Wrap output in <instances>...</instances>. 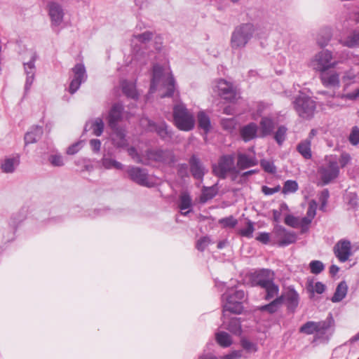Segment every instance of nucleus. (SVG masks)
<instances>
[{
    "label": "nucleus",
    "instance_id": "nucleus-37",
    "mask_svg": "<svg viewBox=\"0 0 359 359\" xmlns=\"http://www.w3.org/2000/svg\"><path fill=\"white\" fill-rule=\"evenodd\" d=\"M218 192L217 185L211 187H203L202 189V193L200 198V201L202 203H206L208 201L213 198Z\"/></svg>",
    "mask_w": 359,
    "mask_h": 359
},
{
    "label": "nucleus",
    "instance_id": "nucleus-29",
    "mask_svg": "<svg viewBox=\"0 0 359 359\" xmlns=\"http://www.w3.org/2000/svg\"><path fill=\"white\" fill-rule=\"evenodd\" d=\"M170 152L167 150L149 149L147 151L146 156L149 160L158 162H164L167 160Z\"/></svg>",
    "mask_w": 359,
    "mask_h": 359
},
{
    "label": "nucleus",
    "instance_id": "nucleus-5",
    "mask_svg": "<svg viewBox=\"0 0 359 359\" xmlns=\"http://www.w3.org/2000/svg\"><path fill=\"white\" fill-rule=\"evenodd\" d=\"M235 299H232L231 291H226L222 295V301L224 302L223 309L224 316L226 312L239 314L243 311L241 301L245 299V292L243 290H233Z\"/></svg>",
    "mask_w": 359,
    "mask_h": 359
},
{
    "label": "nucleus",
    "instance_id": "nucleus-6",
    "mask_svg": "<svg viewBox=\"0 0 359 359\" xmlns=\"http://www.w3.org/2000/svg\"><path fill=\"white\" fill-rule=\"evenodd\" d=\"M212 90L220 97L229 102H233L238 98L236 88L233 83L223 79L212 83Z\"/></svg>",
    "mask_w": 359,
    "mask_h": 359
},
{
    "label": "nucleus",
    "instance_id": "nucleus-57",
    "mask_svg": "<svg viewBox=\"0 0 359 359\" xmlns=\"http://www.w3.org/2000/svg\"><path fill=\"white\" fill-rule=\"evenodd\" d=\"M317 203L312 200L309 203V208L306 212V216L311 219H313L316 214Z\"/></svg>",
    "mask_w": 359,
    "mask_h": 359
},
{
    "label": "nucleus",
    "instance_id": "nucleus-15",
    "mask_svg": "<svg viewBox=\"0 0 359 359\" xmlns=\"http://www.w3.org/2000/svg\"><path fill=\"white\" fill-rule=\"evenodd\" d=\"M36 60V54L35 53H32L30 60L27 62H24L25 73L26 74V81L25 85V93H27L29 90L34 80L36 72L34 62Z\"/></svg>",
    "mask_w": 359,
    "mask_h": 359
},
{
    "label": "nucleus",
    "instance_id": "nucleus-60",
    "mask_svg": "<svg viewBox=\"0 0 359 359\" xmlns=\"http://www.w3.org/2000/svg\"><path fill=\"white\" fill-rule=\"evenodd\" d=\"M346 198L348 204L352 207L355 208L358 205V196L355 193L350 192L347 194Z\"/></svg>",
    "mask_w": 359,
    "mask_h": 359
},
{
    "label": "nucleus",
    "instance_id": "nucleus-14",
    "mask_svg": "<svg viewBox=\"0 0 359 359\" xmlns=\"http://www.w3.org/2000/svg\"><path fill=\"white\" fill-rule=\"evenodd\" d=\"M189 165L192 177L196 180L202 181L207 170L200 158L195 154L192 155L189 160Z\"/></svg>",
    "mask_w": 359,
    "mask_h": 359
},
{
    "label": "nucleus",
    "instance_id": "nucleus-39",
    "mask_svg": "<svg viewBox=\"0 0 359 359\" xmlns=\"http://www.w3.org/2000/svg\"><path fill=\"white\" fill-rule=\"evenodd\" d=\"M215 339L217 344L223 348L229 347L233 343L231 337L224 331L217 332Z\"/></svg>",
    "mask_w": 359,
    "mask_h": 359
},
{
    "label": "nucleus",
    "instance_id": "nucleus-61",
    "mask_svg": "<svg viewBox=\"0 0 359 359\" xmlns=\"http://www.w3.org/2000/svg\"><path fill=\"white\" fill-rule=\"evenodd\" d=\"M128 155L137 163H141V158L139 156L136 149L133 147H131L128 149Z\"/></svg>",
    "mask_w": 359,
    "mask_h": 359
},
{
    "label": "nucleus",
    "instance_id": "nucleus-42",
    "mask_svg": "<svg viewBox=\"0 0 359 359\" xmlns=\"http://www.w3.org/2000/svg\"><path fill=\"white\" fill-rule=\"evenodd\" d=\"M104 122L101 118H96L90 122V129L96 136H100L104 130Z\"/></svg>",
    "mask_w": 359,
    "mask_h": 359
},
{
    "label": "nucleus",
    "instance_id": "nucleus-16",
    "mask_svg": "<svg viewBox=\"0 0 359 359\" xmlns=\"http://www.w3.org/2000/svg\"><path fill=\"white\" fill-rule=\"evenodd\" d=\"M334 253L341 262H346L351 255V242L347 240L338 241L334 247Z\"/></svg>",
    "mask_w": 359,
    "mask_h": 359
},
{
    "label": "nucleus",
    "instance_id": "nucleus-33",
    "mask_svg": "<svg viewBox=\"0 0 359 359\" xmlns=\"http://www.w3.org/2000/svg\"><path fill=\"white\" fill-rule=\"evenodd\" d=\"M283 305V298L277 297L273 299L269 304L261 306L259 310L261 311H266L270 314H273L278 311V310Z\"/></svg>",
    "mask_w": 359,
    "mask_h": 359
},
{
    "label": "nucleus",
    "instance_id": "nucleus-40",
    "mask_svg": "<svg viewBox=\"0 0 359 359\" xmlns=\"http://www.w3.org/2000/svg\"><path fill=\"white\" fill-rule=\"evenodd\" d=\"M121 88L123 93L128 97L132 99L137 98V93L135 84L133 82L123 81L121 83Z\"/></svg>",
    "mask_w": 359,
    "mask_h": 359
},
{
    "label": "nucleus",
    "instance_id": "nucleus-11",
    "mask_svg": "<svg viewBox=\"0 0 359 359\" xmlns=\"http://www.w3.org/2000/svg\"><path fill=\"white\" fill-rule=\"evenodd\" d=\"M320 179L324 185L336 179L339 174V167L335 160H330L328 163L319 169Z\"/></svg>",
    "mask_w": 359,
    "mask_h": 359
},
{
    "label": "nucleus",
    "instance_id": "nucleus-64",
    "mask_svg": "<svg viewBox=\"0 0 359 359\" xmlns=\"http://www.w3.org/2000/svg\"><path fill=\"white\" fill-rule=\"evenodd\" d=\"M256 239L264 244H268L270 241V236L268 233L262 232Z\"/></svg>",
    "mask_w": 359,
    "mask_h": 359
},
{
    "label": "nucleus",
    "instance_id": "nucleus-22",
    "mask_svg": "<svg viewBox=\"0 0 359 359\" xmlns=\"http://www.w3.org/2000/svg\"><path fill=\"white\" fill-rule=\"evenodd\" d=\"M339 43L349 48H359V29H353L339 40Z\"/></svg>",
    "mask_w": 359,
    "mask_h": 359
},
{
    "label": "nucleus",
    "instance_id": "nucleus-28",
    "mask_svg": "<svg viewBox=\"0 0 359 359\" xmlns=\"http://www.w3.org/2000/svg\"><path fill=\"white\" fill-rule=\"evenodd\" d=\"M260 137H264L272 134L275 126L273 121L269 117H262L260 122Z\"/></svg>",
    "mask_w": 359,
    "mask_h": 359
},
{
    "label": "nucleus",
    "instance_id": "nucleus-62",
    "mask_svg": "<svg viewBox=\"0 0 359 359\" xmlns=\"http://www.w3.org/2000/svg\"><path fill=\"white\" fill-rule=\"evenodd\" d=\"M81 148V142L74 143L67 148V153L69 155H74V154H76L80 150Z\"/></svg>",
    "mask_w": 359,
    "mask_h": 359
},
{
    "label": "nucleus",
    "instance_id": "nucleus-43",
    "mask_svg": "<svg viewBox=\"0 0 359 359\" xmlns=\"http://www.w3.org/2000/svg\"><path fill=\"white\" fill-rule=\"evenodd\" d=\"M299 189L298 183L295 180H288L285 182L282 193L283 194H289L296 192Z\"/></svg>",
    "mask_w": 359,
    "mask_h": 359
},
{
    "label": "nucleus",
    "instance_id": "nucleus-49",
    "mask_svg": "<svg viewBox=\"0 0 359 359\" xmlns=\"http://www.w3.org/2000/svg\"><path fill=\"white\" fill-rule=\"evenodd\" d=\"M219 223L223 226V227H234L237 223L238 221L236 219H235L233 216H229L225 218L220 219L219 220Z\"/></svg>",
    "mask_w": 359,
    "mask_h": 359
},
{
    "label": "nucleus",
    "instance_id": "nucleus-50",
    "mask_svg": "<svg viewBox=\"0 0 359 359\" xmlns=\"http://www.w3.org/2000/svg\"><path fill=\"white\" fill-rule=\"evenodd\" d=\"M254 230H255L254 223L252 222H251L250 220H248V223H247L246 228L241 229L240 234L242 236H245L247 238H252Z\"/></svg>",
    "mask_w": 359,
    "mask_h": 359
},
{
    "label": "nucleus",
    "instance_id": "nucleus-38",
    "mask_svg": "<svg viewBox=\"0 0 359 359\" xmlns=\"http://www.w3.org/2000/svg\"><path fill=\"white\" fill-rule=\"evenodd\" d=\"M318 33L316 39L318 45L321 48L327 46L332 38L331 29L330 28H325L321 29Z\"/></svg>",
    "mask_w": 359,
    "mask_h": 359
},
{
    "label": "nucleus",
    "instance_id": "nucleus-31",
    "mask_svg": "<svg viewBox=\"0 0 359 359\" xmlns=\"http://www.w3.org/2000/svg\"><path fill=\"white\" fill-rule=\"evenodd\" d=\"M257 164V160L255 157L245 154L238 155L237 165L240 169H246Z\"/></svg>",
    "mask_w": 359,
    "mask_h": 359
},
{
    "label": "nucleus",
    "instance_id": "nucleus-21",
    "mask_svg": "<svg viewBox=\"0 0 359 359\" xmlns=\"http://www.w3.org/2000/svg\"><path fill=\"white\" fill-rule=\"evenodd\" d=\"M123 111V107L121 103H115L112 105L107 117L109 127L118 126V123L122 118Z\"/></svg>",
    "mask_w": 359,
    "mask_h": 359
},
{
    "label": "nucleus",
    "instance_id": "nucleus-36",
    "mask_svg": "<svg viewBox=\"0 0 359 359\" xmlns=\"http://www.w3.org/2000/svg\"><path fill=\"white\" fill-rule=\"evenodd\" d=\"M262 288L265 290L264 299L266 301H270L271 299H274L277 297H279V287L274 283V281L269 283L266 286H264Z\"/></svg>",
    "mask_w": 359,
    "mask_h": 359
},
{
    "label": "nucleus",
    "instance_id": "nucleus-45",
    "mask_svg": "<svg viewBox=\"0 0 359 359\" xmlns=\"http://www.w3.org/2000/svg\"><path fill=\"white\" fill-rule=\"evenodd\" d=\"M287 133V128L284 126L278 127V130L275 133L274 139L279 145H282L285 140Z\"/></svg>",
    "mask_w": 359,
    "mask_h": 359
},
{
    "label": "nucleus",
    "instance_id": "nucleus-48",
    "mask_svg": "<svg viewBox=\"0 0 359 359\" xmlns=\"http://www.w3.org/2000/svg\"><path fill=\"white\" fill-rule=\"evenodd\" d=\"M241 344L243 349L248 352H256L257 350V345L245 338L241 339Z\"/></svg>",
    "mask_w": 359,
    "mask_h": 359
},
{
    "label": "nucleus",
    "instance_id": "nucleus-20",
    "mask_svg": "<svg viewBox=\"0 0 359 359\" xmlns=\"http://www.w3.org/2000/svg\"><path fill=\"white\" fill-rule=\"evenodd\" d=\"M112 130L111 138L113 144L118 148H124L128 146V141L126 138V130L123 128L115 126L110 127Z\"/></svg>",
    "mask_w": 359,
    "mask_h": 359
},
{
    "label": "nucleus",
    "instance_id": "nucleus-32",
    "mask_svg": "<svg viewBox=\"0 0 359 359\" xmlns=\"http://www.w3.org/2000/svg\"><path fill=\"white\" fill-rule=\"evenodd\" d=\"M178 206L181 210L189 209V210L187 212H182L183 215H187L191 211V208L192 207V198L187 191H184L180 194Z\"/></svg>",
    "mask_w": 359,
    "mask_h": 359
},
{
    "label": "nucleus",
    "instance_id": "nucleus-56",
    "mask_svg": "<svg viewBox=\"0 0 359 359\" xmlns=\"http://www.w3.org/2000/svg\"><path fill=\"white\" fill-rule=\"evenodd\" d=\"M285 223L293 228L299 226V219L292 215H287L285 217Z\"/></svg>",
    "mask_w": 359,
    "mask_h": 359
},
{
    "label": "nucleus",
    "instance_id": "nucleus-13",
    "mask_svg": "<svg viewBox=\"0 0 359 359\" xmlns=\"http://www.w3.org/2000/svg\"><path fill=\"white\" fill-rule=\"evenodd\" d=\"M48 10L52 26L57 27L60 25L65 15L62 5L57 2L51 1L48 4Z\"/></svg>",
    "mask_w": 359,
    "mask_h": 359
},
{
    "label": "nucleus",
    "instance_id": "nucleus-25",
    "mask_svg": "<svg viewBox=\"0 0 359 359\" xmlns=\"http://www.w3.org/2000/svg\"><path fill=\"white\" fill-rule=\"evenodd\" d=\"M257 125L255 123H250L241 129V136L245 142H248L257 136Z\"/></svg>",
    "mask_w": 359,
    "mask_h": 359
},
{
    "label": "nucleus",
    "instance_id": "nucleus-30",
    "mask_svg": "<svg viewBox=\"0 0 359 359\" xmlns=\"http://www.w3.org/2000/svg\"><path fill=\"white\" fill-rule=\"evenodd\" d=\"M197 121L198 128L203 130L204 135H206L211 129L209 116L204 111H201L197 114Z\"/></svg>",
    "mask_w": 359,
    "mask_h": 359
},
{
    "label": "nucleus",
    "instance_id": "nucleus-35",
    "mask_svg": "<svg viewBox=\"0 0 359 359\" xmlns=\"http://www.w3.org/2000/svg\"><path fill=\"white\" fill-rule=\"evenodd\" d=\"M297 150L305 159L311 158V143L309 142V140L301 141L297 146Z\"/></svg>",
    "mask_w": 359,
    "mask_h": 359
},
{
    "label": "nucleus",
    "instance_id": "nucleus-63",
    "mask_svg": "<svg viewBox=\"0 0 359 359\" xmlns=\"http://www.w3.org/2000/svg\"><path fill=\"white\" fill-rule=\"evenodd\" d=\"M135 37L141 42H147L151 39L152 33L151 32H145L142 34L135 36Z\"/></svg>",
    "mask_w": 359,
    "mask_h": 359
},
{
    "label": "nucleus",
    "instance_id": "nucleus-10",
    "mask_svg": "<svg viewBox=\"0 0 359 359\" xmlns=\"http://www.w3.org/2000/svg\"><path fill=\"white\" fill-rule=\"evenodd\" d=\"M73 77L69 87V92L71 94L75 93L82 83L87 79L86 71L83 64H76L72 69Z\"/></svg>",
    "mask_w": 359,
    "mask_h": 359
},
{
    "label": "nucleus",
    "instance_id": "nucleus-3",
    "mask_svg": "<svg viewBox=\"0 0 359 359\" xmlns=\"http://www.w3.org/2000/svg\"><path fill=\"white\" fill-rule=\"evenodd\" d=\"M173 121L175 126L182 131H190L195 126V118L184 104L173 107Z\"/></svg>",
    "mask_w": 359,
    "mask_h": 359
},
{
    "label": "nucleus",
    "instance_id": "nucleus-41",
    "mask_svg": "<svg viewBox=\"0 0 359 359\" xmlns=\"http://www.w3.org/2000/svg\"><path fill=\"white\" fill-rule=\"evenodd\" d=\"M100 162L105 169L115 168L116 170H122L123 168L121 163L108 157L106 155H104Z\"/></svg>",
    "mask_w": 359,
    "mask_h": 359
},
{
    "label": "nucleus",
    "instance_id": "nucleus-23",
    "mask_svg": "<svg viewBox=\"0 0 359 359\" xmlns=\"http://www.w3.org/2000/svg\"><path fill=\"white\" fill-rule=\"evenodd\" d=\"M320 79L325 87H335L339 86V74L337 72H324L320 73Z\"/></svg>",
    "mask_w": 359,
    "mask_h": 359
},
{
    "label": "nucleus",
    "instance_id": "nucleus-47",
    "mask_svg": "<svg viewBox=\"0 0 359 359\" xmlns=\"http://www.w3.org/2000/svg\"><path fill=\"white\" fill-rule=\"evenodd\" d=\"M311 272L313 274H319L324 269L325 266L323 263L318 260H313L309 264Z\"/></svg>",
    "mask_w": 359,
    "mask_h": 359
},
{
    "label": "nucleus",
    "instance_id": "nucleus-4",
    "mask_svg": "<svg viewBox=\"0 0 359 359\" xmlns=\"http://www.w3.org/2000/svg\"><path fill=\"white\" fill-rule=\"evenodd\" d=\"M337 65L338 62L333 59L332 52L328 50H322L318 52L309 62V67L319 73L334 69Z\"/></svg>",
    "mask_w": 359,
    "mask_h": 359
},
{
    "label": "nucleus",
    "instance_id": "nucleus-9",
    "mask_svg": "<svg viewBox=\"0 0 359 359\" xmlns=\"http://www.w3.org/2000/svg\"><path fill=\"white\" fill-rule=\"evenodd\" d=\"M213 172L219 178L225 179L229 172H237L234 167V158L232 155H226L220 158L218 165L213 167Z\"/></svg>",
    "mask_w": 359,
    "mask_h": 359
},
{
    "label": "nucleus",
    "instance_id": "nucleus-27",
    "mask_svg": "<svg viewBox=\"0 0 359 359\" xmlns=\"http://www.w3.org/2000/svg\"><path fill=\"white\" fill-rule=\"evenodd\" d=\"M43 131V128L40 126H34L29 131L26 133L25 135V145L29 144H33L39 140L42 135Z\"/></svg>",
    "mask_w": 359,
    "mask_h": 359
},
{
    "label": "nucleus",
    "instance_id": "nucleus-26",
    "mask_svg": "<svg viewBox=\"0 0 359 359\" xmlns=\"http://www.w3.org/2000/svg\"><path fill=\"white\" fill-rule=\"evenodd\" d=\"M20 164L18 156L6 158L1 161V170L4 173H13Z\"/></svg>",
    "mask_w": 359,
    "mask_h": 359
},
{
    "label": "nucleus",
    "instance_id": "nucleus-12",
    "mask_svg": "<svg viewBox=\"0 0 359 359\" xmlns=\"http://www.w3.org/2000/svg\"><path fill=\"white\" fill-rule=\"evenodd\" d=\"M127 173L130 179L139 185L147 187H152L154 185L153 182H150L148 174L144 169L132 166L128 168Z\"/></svg>",
    "mask_w": 359,
    "mask_h": 359
},
{
    "label": "nucleus",
    "instance_id": "nucleus-19",
    "mask_svg": "<svg viewBox=\"0 0 359 359\" xmlns=\"http://www.w3.org/2000/svg\"><path fill=\"white\" fill-rule=\"evenodd\" d=\"M278 297L283 298V303L285 302L287 309L291 312H294L299 305V294L294 289H289L287 292L282 294Z\"/></svg>",
    "mask_w": 359,
    "mask_h": 359
},
{
    "label": "nucleus",
    "instance_id": "nucleus-1",
    "mask_svg": "<svg viewBox=\"0 0 359 359\" xmlns=\"http://www.w3.org/2000/svg\"><path fill=\"white\" fill-rule=\"evenodd\" d=\"M158 86L166 90V92L161 95L162 97H171L175 89V81L170 72H164L161 66L156 64L153 66L150 93H154Z\"/></svg>",
    "mask_w": 359,
    "mask_h": 359
},
{
    "label": "nucleus",
    "instance_id": "nucleus-8",
    "mask_svg": "<svg viewBox=\"0 0 359 359\" xmlns=\"http://www.w3.org/2000/svg\"><path fill=\"white\" fill-rule=\"evenodd\" d=\"M272 235L273 241L280 247L294 243L297 239V235L295 232L287 231L280 225L274 226Z\"/></svg>",
    "mask_w": 359,
    "mask_h": 359
},
{
    "label": "nucleus",
    "instance_id": "nucleus-53",
    "mask_svg": "<svg viewBox=\"0 0 359 359\" xmlns=\"http://www.w3.org/2000/svg\"><path fill=\"white\" fill-rule=\"evenodd\" d=\"M48 161L53 166L60 167L64 165L63 158L60 154L50 155L48 158Z\"/></svg>",
    "mask_w": 359,
    "mask_h": 359
},
{
    "label": "nucleus",
    "instance_id": "nucleus-58",
    "mask_svg": "<svg viewBox=\"0 0 359 359\" xmlns=\"http://www.w3.org/2000/svg\"><path fill=\"white\" fill-rule=\"evenodd\" d=\"M330 196L328 189H325L323 190L319 196V201L321 203L320 210H323L327 203V201Z\"/></svg>",
    "mask_w": 359,
    "mask_h": 359
},
{
    "label": "nucleus",
    "instance_id": "nucleus-55",
    "mask_svg": "<svg viewBox=\"0 0 359 359\" xmlns=\"http://www.w3.org/2000/svg\"><path fill=\"white\" fill-rule=\"evenodd\" d=\"M348 139L353 145H356L359 143V128L357 126H354L352 128Z\"/></svg>",
    "mask_w": 359,
    "mask_h": 359
},
{
    "label": "nucleus",
    "instance_id": "nucleus-24",
    "mask_svg": "<svg viewBox=\"0 0 359 359\" xmlns=\"http://www.w3.org/2000/svg\"><path fill=\"white\" fill-rule=\"evenodd\" d=\"M223 326L224 328L228 330L231 333L236 335H240L241 334V325L239 319L238 318H228V322H226V314L225 316H223Z\"/></svg>",
    "mask_w": 359,
    "mask_h": 359
},
{
    "label": "nucleus",
    "instance_id": "nucleus-46",
    "mask_svg": "<svg viewBox=\"0 0 359 359\" xmlns=\"http://www.w3.org/2000/svg\"><path fill=\"white\" fill-rule=\"evenodd\" d=\"M260 165L262 169L268 173L274 174L276 172V167L271 161L262 159L260 161Z\"/></svg>",
    "mask_w": 359,
    "mask_h": 359
},
{
    "label": "nucleus",
    "instance_id": "nucleus-18",
    "mask_svg": "<svg viewBox=\"0 0 359 359\" xmlns=\"http://www.w3.org/2000/svg\"><path fill=\"white\" fill-rule=\"evenodd\" d=\"M274 273L269 269H262L254 273L252 282L255 285L264 287L270 283L273 282Z\"/></svg>",
    "mask_w": 359,
    "mask_h": 359
},
{
    "label": "nucleus",
    "instance_id": "nucleus-51",
    "mask_svg": "<svg viewBox=\"0 0 359 359\" xmlns=\"http://www.w3.org/2000/svg\"><path fill=\"white\" fill-rule=\"evenodd\" d=\"M332 321L333 320L332 317H330V318L327 319V320L317 322V332H324L325 331L327 330L331 327Z\"/></svg>",
    "mask_w": 359,
    "mask_h": 359
},
{
    "label": "nucleus",
    "instance_id": "nucleus-59",
    "mask_svg": "<svg viewBox=\"0 0 359 359\" xmlns=\"http://www.w3.org/2000/svg\"><path fill=\"white\" fill-rule=\"evenodd\" d=\"M312 220V219L308 217L307 216L302 217L301 220H299V226L302 229V233L307 231L309 226L311 223Z\"/></svg>",
    "mask_w": 359,
    "mask_h": 359
},
{
    "label": "nucleus",
    "instance_id": "nucleus-17",
    "mask_svg": "<svg viewBox=\"0 0 359 359\" xmlns=\"http://www.w3.org/2000/svg\"><path fill=\"white\" fill-rule=\"evenodd\" d=\"M147 123V129L151 131H155L163 140H169L172 137V133L168 128V126L165 122L156 124L154 121L147 118L141 121L142 124Z\"/></svg>",
    "mask_w": 359,
    "mask_h": 359
},
{
    "label": "nucleus",
    "instance_id": "nucleus-44",
    "mask_svg": "<svg viewBox=\"0 0 359 359\" xmlns=\"http://www.w3.org/2000/svg\"><path fill=\"white\" fill-rule=\"evenodd\" d=\"M316 328V322L309 321L299 328V332L306 334H312L317 332Z\"/></svg>",
    "mask_w": 359,
    "mask_h": 359
},
{
    "label": "nucleus",
    "instance_id": "nucleus-34",
    "mask_svg": "<svg viewBox=\"0 0 359 359\" xmlns=\"http://www.w3.org/2000/svg\"><path fill=\"white\" fill-rule=\"evenodd\" d=\"M348 286L345 281H341L337 285L331 301L334 303L339 302L346 296Z\"/></svg>",
    "mask_w": 359,
    "mask_h": 359
},
{
    "label": "nucleus",
    "instance_id": "nucleus-52",
    "mask_svg": "<svg viewBox=\"0 0 359 359\" xmlns=\"http://www.w3.org/2000/svg\"><path fill=\"white\" fill-rule=\"evenodd\" d=\"M189 165L186 163H181L177 165V175L181 179L189 177Z\"/></svg>",
    "mask_w": 359,
    "mask_h": 359
},
{
    "label": "nucleus",
    "instance_id": "nucleus-2",
    "mask_svg": "<svg viewBox=\"0 0 359 359\" xmlns=\"http://www.w3.org/2000/svg\"><path fill=\"white\" fill-rule=\"evenodd\" d=\"M255 26L252 23H243L235 27L231 33L230 46L232 50L244 48L253 37Z\"/></svg>",
    "mask_w": 359,
    "mask_h": 359
},
{
    "label": "nucleus",
    "instance_id": "nucleus-7",
    "mask_svg": "<svg viewBox=\"0 0 359 359\" xmlns=\"http://www.w3.org/2000/svg\"><path fill=\"white\" fill-rule=\"evenodd\" d=\"M293 105L298 115L306 119L311 118L316 109V102L306 95H299L293 102Z\"/></svg>",
    "mask_w": 359,
    "mask_h": 359
},
{
    "label": "nucleus",
    "instance_id": "nucleus-54",
    "mask_svg": "<svg viewBox=\"0 0 359 359\" xmlns=\"http://www.w3.org/2000/svg\"><path fill=\"white\" fill-rule=\"evenodd\" d=\"M211 243V240L208 236H204L200 238L196 243V248L203 252Z\"/></svg>",
    "mask_w": 359,
    "mask_h": 359
}]
</instances>
